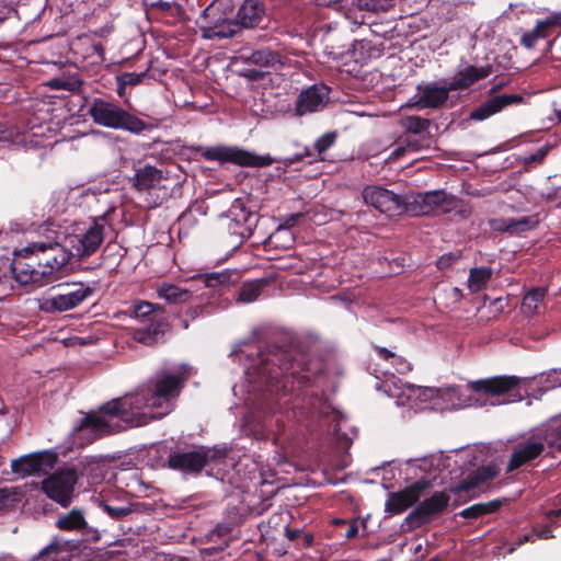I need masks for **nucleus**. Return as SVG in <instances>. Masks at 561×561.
I'll return each mask as SVG.
<instances>
[{
    "label": "nucleus",
    "instance_id": "f257e3e1",
    "mask_svg": "<svg viewBox=\"0 0 561 561\" xmlns=\"http://www.w3.org/2000/svg\"><path fill=\"white\" fill-rule=\"evenodd\" d=\"M257 362L250 369L252 381L264 394L279 403L293 402V410L311 423L329 425L337 420V412L327 398L317 392L302 391L314 385L323 371L322 363L293 347L267 345L257 353Z\"/></svg>",
    "mask_w": 561,
    "mask_h": 561
},
{
    "label": "nucleus",
    "instance_id": "f03ea898",
    "mask_svg": "<svg viewBox=\"0 0 561 561\" xmlns=\"http://www.w3.org/2000/svg\"><path fill=\"white\" fill-rule=\"evenodd\" d=\"M186 369L179 371H160L140 385L135 391L142 411L154 415L153 420L169 414L188 380Z\"/></svg>",
    "mask_w": 561,
    "mask_h": 561
},
{
    "label": "nucleus",
    "instance_id": "7ed1b4c3",
    "mask_svg": "<svg viewBox=\"0 0 561 561\" xmlns=\"http://www.w3.org/2000/svg\"><path fill=\"white\" fill-rule=\"evenodd\" d=\"M88 114L94 124L131 134H141L151 128V125L129 113L113 101L94 98L88 107Z\"/></svg>",
    "mask_w": 561,
    "mask_h": 561
},
{
    "label": "nucleus",
    "instance_id": "20e7f679",
    "mask_svg": "<svg viewBox=\"0 0 561 561\" xmlns=\"http://www.w3.org/2000/svg\"><path fill=\"white\" fill-rule=\"evenodd\" d=\"M95 411L105 416L108 423L122 424L124 430L146 425L154 417L152 413L142 411L136 392L112 399L99 405Z\"/></svg>",
    "mask_w": 561,
    "mask_h": 561
},
{
    "label": "nucleus",
    "instance_id": "39448f33",
    "mask_svg": "<svg viewBox=\"0 0 561 561\" xmlns=\"http://www.w3.org/2000/svg\"><path fill=\"white\" fill-rule=\"evenodd\" d=\"M231 2H209L196 19L197 26L205 38H229L238 33L232 19Z\"/></svg>",
    "mask_w": 561,
    "mask_h": 561
},
{
    "label": "nucleus",
    "instance_id": "423d86ee",
    "mask_svg": "<svg viewBox=\"0 0 561 561\" xmlns=\"http://www.w3.org/2000/svg\"><path fill=\"white\" fill-rule=\"evenodd\" d=\"M23 253H32L36 256L38 253H42L44 255L34 261V263L37 264L41 271H45L46 284L56 280L59 276L55 274L61 271L73 257L67 243H60L59 237H56V240L51 242H33L22 249Z\"/></svg>",
    "mask_w": 561,
    "mask_h": 561
},
{
    "label": "nucleus",
    "instance_id": "0eeeda50",
    "mask_svg": "<svg viewBox=\"0 0 561 561\" xmlns=\"http://www.w3.org/2000/svg\"><path fill=\"white\" fill-rule=\"evenodd\" d=\"M227 454L224 450L205 446L185 451H174L168 457V467L187 474H198L210 463H220Z\"/></svg>",
    "mask_w": 561,
    "mask_h": 561
},
{
    "label": "nucleus",
    "instance_id": "6e6552de",
    "mask_svg": "<svg viewBox=\"0 0 561 561\" xmlns=\"http://www.w3.org/2000/svg\"><path fill=\"white\" fill-rule=\"evenodd\" d=\"M196 151L207 161H219L220 163H233L239 167L263 168L274 163L270 154H255L245 149L231 146L198 147Z\"/></svg>",
    "mask_w": 561,
    "mask_h": 561
},
{
    "label": "nucleus",
    "instance_id": "1a4fd4ad",
    "mask_svg": "<svg viewBox=\"0 0 561 561\" xmlns=\"http://www.w3.org/2000/svg\"><path fill=\"white\" fill-rule=\"evenodd\" d=\"M60 293L45 299L42 309L46 312H65L81 306L90 299L94 293V287L84 283L60 284Z\"/></svg>",
    "mask_w": 561,
    "mask_h": 561
},
{
    "label": "nucleus",
    "instance_id": "9d476101",
    "mask_svg": "<svg viewBox=\"0 0 561 561\" xmlns=\"http://www.w3.org/2000/svg\"><path fill=\"white\" fill-rule=\"evenodd\" d=\"M105 416H101L95 410L84 413L73 426L76 438L84 439L85 444H92L95 440L119 433L124 426L119 423H108Z\"/></svg>",
    "mask_w": 561,
    "mask_h": 561
},
{
    "label": "nucleus",
    "instance_id": "9b49d317",
    "mask_svg": "<svg viewBox=\"0 0 561 561\" xmlns=\"http://www.w3.org/2000/svg\"><path fill=\"white\" fill-rule=\"evenodd\" d=\"M77 480L75 469L59 470L42 481V491L62 507H68L73 499Z\"/></svg>",
    "mask_w": 561,
    "mask_h": 561
},
{
    "label": "nucleus",
    "instance_id": "f8f14e48",
    "mask_svg": "<svg viewBox=\"0 0 561 561\" xmlns=\"http://www.w3.org/2000/svg\"><path fill=\"white\" fill-rule=\"evenodd\" d=\"M71 254L78 260H84L94 254L104 240V225L94 219L92 225L79 234L64 237Z\"/></svg>",
    "mask_w": 561,
    "mask_h": 561
},
{
    "label": "nucleus",
    "instance_id": "ddd939ff",
    "mask_svg": "<svg viewBox=\"0 0 561 561\" xmlns=\"http://www.w3.org/2000/svg\"><path fill=\"white\" fill-rule=\"evenodd\" d=\"M523 379L517 376L499 375L472 381L470 388L477 393L491 397L510 394L513 397L512 401H520L523 399V394L519 391Z\"/></svg>",
    "mask_w": 561,
    "mask_h": 561
},
{
    "label": "nucleus",
    "instance_id": "4468645a",
    "mask_svg": "<svg viewBox=\"0 0 561 561\" xmlns=\"http://www.w3.org/2000/svg\"><path fill=\"white\" fill-rule=\"evenodd\" d=\"M450 497L446 491H436L430 497L419 503L404 518L411 529L421 527L433 517L440 515L447 508Z\"/></svg>",
    "mask_w": 561,
    "mask_h": 561
},
{
    "label": "nucleus",
    "instance_id": "2eb2a0df",
    "mask_svg": "<svg viewBox=\"0 0 561 561\" xmlns=\"http://www.w3.org/2000/svg\"><path fill=\"white\" fill-rule=\"evenodd\" d=\"M363 198L367 205L390 217L399 216L409 209L408 203L400 195L381 186H366L363 190Z\"/></svg>",
    "mask_w": 561,
    "mask_h": 561
},
{
    "label": "nucleus",
    "instance_id": "dca6fc26",
    "mask_svg": "<svg viewBox=\"0 0 561 561\" xmlns=\"http://www.w3.org/2000/svg\"><path fill=\"white\" fill-rule=\"evenodd\" d=\"M432 486L430 480L421 479L404 489L390 492L385 503V512L390 515H399L416 504L422 492Z\"/></svg>",
    "mask_w": 561,
    "mask_h": 561
},
{
    "label": "nucleus",
    "instance_id": "f3484780",
    "mask_svg": "<svg viewBox=\"0 0 561 561\" xmlns=\"http://www.w3.org/2000/svg\"><path fill=\"white\" fill-rule=\"evenodd\" d=\"M57 462V455L53 451H41L21 456L12 460L11 470L20 478L46 473Z\"/></svg>",
    "mask_w": 561,
    "mask_h": 561
},
{
    "label": "nucleus",
    "instance_id": "a211bd4d",
    "mask_svg": "<svg viewBox=\"0 0 561 561\" xmlns=\"http://www.w3.org/2000/svg\"><path fill=\"white\" fill-rule=\"evenodd\" d=\"M351 7L340 5L341 2H325L327 7L345 8V16L356 25H373L377 23L376 15L379 11L387 12L393 7V2H345Z\"/></svg>",
    "mask_w": 561,
    "mask_h": 561
},
{
    "label": "nucleus",
    "instance_id": "6ab92c4d",
    "mask_svg": "<svg viewBox=\"0 0 561 561\" xmlns=\"http://www.w3.org/2000/svg\"><path fill=\"white\" fill-rule=\"evenodd\" d=\"M546 446V442L540 437V432L533 435L529 439L518 443L514 447V450L508 460L507 471H515L537 459L542 455Z\"/></svg>",
    "mask_w": 561,
    "mask_h": 561
},
{
    "label": "nucleus",
    "instance_id": "aec40b11",
    "mask_svg": "<svg viewBox=\"0 0 561 561\" xmlns=\"http://www.w3.org/2000/svg\"><path fill=\"white\" fill-rule=\"evenodd\" d=\"M33 255L32 253L22 254V249L15 253V257L11 263V271L14 278L21 285H46L45 271L35 267L34 263L25 262V260H34Z\"/></svg>",
    "mask_w": 561,
    "mask_h": 561
},
{
    "label": "nucleus",
    "instance_id": "412c9836",
    "mask_svg": "<svg viewBox=\"0 0 561 561\" xmlns=\"http://www.w3.org/2000/svg\"><path fill=\"white\" fill-rule=\"evenodd\" d=\"M455 201V196L447 194L443 190L420 193L414 197L413 203L408 204V211L415 216L428 215L444 205L450 206Z\"/></svg>",
    "mask_w": 561,
    "mask_h": 561
},
{
    "label": "nucleus",
    "instance_id": "4be33fe9",
    "mask_svg": "<svg viewBox=\"0 0 561 561\" xmlns=\"http://www.w3.org/2000/svg\"><path fill=\"white\" fill-rule=\"evenodd\" d=\"M524 101L522 94H497L483 101L480 105L474 107L470 113V119L482 122L489 117L500 113L505 107L513 104H520Z\"/></svg>",
    "mask_w": 561,
    "mask_h": 561
},
{
    "label": "nucleus",
    "instance_id": "5701e85b",
    "mask_svg": "<svg viewBox=\"0 0 561 561\" xmlns=\"http://www.w3.org/2000/svg\"><path fill=\"white\" fill-rule=\"evenodd\" d=\"M557 30H561V12H550L545 19L538 20L534 28L525 32L519 43L525 48H534L539 39L547 38Z\"/></svg>",
    "mask_w": 561,
    "mask_h": 561
},
{
    "label": "nucleus",
    "instance_id": "b1692460",
    "mask_svg": "<svg viewBox=\"0 0 561 561\" xmlns=\"http://www.w3.org/2000/svg\"><path fill=\"white\" fill-rule=\"evenodd\" d=\"M145 11L165 24L174 25L179 22H186L192 20V16L186 12L182 4L179 2H142Z\"/></svg>",
    "mask_w": 561,
    "mask_h": 561
},
{
    "label": "nucleus",
    "instance_id": "393cba45",
    "mask_svg": "<svg viewBox=\"0 0 561 561\" xmlns=\"http://www.w3.org/2000/svg\"><path fill=\"white\" fill-rule=\"evenodd\" d=\"M328 100V88L325 85H311L302 90L297 100L295 113L297 116H304L322 110Z\"/></svg>",
    "mask_w": 561,
    "mask_h": 561
},
{
    "label": "nucleus",
    "instance_id": "a878e982",
    "mask_svg": "<svg viewBox=\"0 0 561 561\" xmlns=\"http://www.w3.org/2000/svg\"><path fill=\"white\" fill-rule=\"evenodd\" d=\"M497 474L499 470L495 466L481 467L469 473L459 483L450 485L448 491L461 499L463 493H468L471 490H474L482 483L494 479Z\"/></svg>",
    "mask_w": 561,
    "mask_h": 561
},
{
    "label": "nucleus",
    "instance_id": "bb28decb",
    "mask_svg": "<svg viewBox=\"0 0 561 561\" xmlns=\"http://www.w3.org/2000/svg\"><path fill=\"white\" fill-rule=\"evenodd\" d=\"M416 89L420 96L414 105L419 110L439 108L446 103L449 92L453 91L448 83L445 87H438L436 83L419 84Z\"/></svg>",
    "mask_w": 561,
    "mask_h": 561
},
{
    "label": "nucleus",
    "instance_id": "cd10ccee",
    "mask_svg": "<svg viewBox=\"0 0 561 561\" xmlns=\"http://www.w3.org/2000/svg\"><path fill=\"white\" fill-rule=\"evenodd\" d=\"M539 224L537 215L523 216L520 218H493L489 225L492 230L497 232H507L510 234H519L535 228Z\"/></svg>",
    "mask_w": 561,
    "mask_h": 561
},
{
    "label": "nucleus",
    "instance_id": "c85d7f7f",
    "mask_svg": "<svg viewBox=\"0 0 561 561\" xmlns=\"http://www.w3.org/2000/svg\"><path fill=\"white\" fill-rule=\"evenodd\" d=\"M265 19L264 2H242L233 22L241 28L259 26Z\"/></svg>",
    "mask_w": 561,
    "mask_h": 561
},
{
    "label": "nucleus",
    "instance_id": "c756f323",
    "mask_svg": "<svg viewBox=\"0 0 561 561\" xmlns=\"http://www.w3.org/2000/svg\"><path fill=\"white\" fill-rule=\"evenodd\" d=\"M169 330V322L165 318H152L145 328L137 329L134 333L135 341L145 345H154L163 339Z\"/></svg>",
    "mask_w": 561,
    "mask_h": 561
},
{
    "label": "nucleus",
    "instance_id": "7c9ffc66",
    "mask_svg": "<svg viewBox=\"0 0 561 561\" xmlns=\"http://www.w3.org/2000/svg\"><path fill=\"white\" fill-rule=\"evenodd\" d=\"M491 72V66H468L462 71L457 72L451 81L448 82L449 89L453 91L468 89L477 81L489 77Z\"/></svg>",
    "mask_w": 561,
    "mask_h": 561
},
{
    "label": "nucleus",
    "instance_id": "2f4dec72",
    "mask_svg": "<svg viewBox=\"0 0 561 561\" xmlns=\"http://www.w3.org/2000/svg\"><path fill=\"white\" fill-rule=\"evenodd\" d=\"M163 180L162 171L152 165H146L136 171L134 186L138 191H149L160 186Z\"/></svg>",
    "mask_w": 561,
    "mask_h": 561
},
{
    "label": "nucleus",
    "instance_id": "473e14b6",
    "mask_svg": "<svg viewBox=\"0 0 561 561\" xmlns=\"http://www.w3.org/2000/svg\"><path fill=\"white\" fill-rule=\"evenodd\" d=\"M55 525L58 529L64 531H80L89 528L82 510L77 507L60 514Z\"/></svg>",
    "mask_w": 561,
    "mask_h": 561
},
{
    "label": "nucleus",
    "instance_id": "72a5a7b5",
    "mask_svg": "<svg viewBox=\"0 0 561 561\" xmlns=\"http://www.w3.org/2000/svg\"><path fill=\"white\" fill-rule=\"evenodd\" d=\"M241 59L245 64L268 68L274 67L277 64H280L282 56L278 51L272 50L270 48H262L251 50L248 54L243 53L241 55Z\"/></svg>",
    "mask_w": 561,
    "mask_h": 561
},
{
    "label": "nucleus",
    "instance_id": "f704fd0d",
    "mask_svg": "<svg viewBox=\"0 0 561 561\" xmlns=\"http://www.w3.org/2000/svg\"><path fill=\"white\" fill-rule=\"evenodd\" d=\"M539 432L549 448L561 453V415L551 417Z\"/></svg>",
    "mask_w": 561,
    "mask_h": 561
},
{
    "label": "nucleus",
    "instance_id": "c9c22d12",
    "mask_svg": "<svg viewBox=\"0 0 561 561\" xmlns=\"http://www.w3.org/2000/svg\"><path fill=\"white\" fill-rule=\"evenodd\" d=\"M48 2H15V13L25 24L38 21L45 12Z\"/></svg>",
    "mask_w": 561,
    "mask_h": 561
},
{
    "label": "nucleus",
    "instance_id": "e433bc0d",
    "mask_svg": "<svg viewBox=\"0 0 561 561\" xmlns=\"http://www.w3.org/2000/svg\"><path fill=\"white\" fill-rule=\"evenodd\" d=\"M493 276V268L491 266L471 267L469 270V277L467 287L471 293H478L484 289Z\"/></svg>",
    "mask_w": 561,
    "mask_h": 561
},
{
    "label": "nucleus",
    "instance_id": "4c0bfd02",
    "mask_svg": "<svg viewBox=\"0 0 561 561\" xmlns=\"http://www.w3.org/2000/svg\"><path fill=\"white\" fill-rule=\"evenodd\" d=\"M157 294L159 298L174 305L184 304L192 298V293L187 289L167 283L158 287Z\"/></svg>",
    "mask_w": 561,
    "mask_h": 561
},
{
    "label": "nucleus",
    "instance_id": "58836bf2",
    "mask_svg": "<svg viewBox=\"0 0 561 561\" xmlns=\"http://www.w3.org/2000/svg\"><path fill=\"white\" fill-rule=\"evenodd\" d=\"M230 217L239 225H243L249 233L256 227L259 215L244 207L240 202H236L229 210Z\"/></svg>",
    "mask_w": 561,
    "mask_h": 561
},
{
    "label": "nucleus",
    "instance_id": "ea45409f",
    "mask_svg": "<svg viewBox=\"0 0 561 561\" xmlns=\"http://www.w3.org/2000/svg\"><path fill=\"white\" fill-rule=\"evenodd\" d=\"M503 505V500L495 499L486 503L473 504L458 513L465 519H477L481 516L497 512Z\"/></svg>",
    "mask_w": 561,
    "mask_h": 561
},
{
    "label": "nucleus",
    "instance_id": "a19ab883",
    "mask_svg": "<svg viewBox=\"0 0 561 561\" xmlns=\"http://www.w3.org/2000/svg\"><path fill=\"white\" fill-rule=\"evenodd\" d=\"M266 285L264 278L243 283L239 289L238 300L245 304L256 300Z\"/></svg>",
    "mask_w": 561,
    "mask_h": 561
},
{
    "label": "nucleus",
    "instance_id": "79ce46f5",
    "mask_svg": "<svg viewBox=\"0 0 561 561\" xmlns=\"http://www.w3.org/2000/svg\"><path fill=\"white\" fill-rule=\"evenodd\" d=\"M239 279L237 271L225 270L221 272H211L204 275V283L207 287L228 286Z\"/></svg>",
    "mask_w": 561,
    "mask_h": 561
},
{
    "label": "nucleus",
    "instance_id": "37998d69",
    "mask_svg": "<svg viewBox=\"0 0 561 561\" xmlns=\"http://www.w3.org/2000/svg\"><path fill=\"white\" fill-rule=\"evenodd\" d=\"M137 504L129 503L126 506H117L108 501L99 500V506L114 520H122L135 512V506Z\"/></svg>",
    "mask_w": 561,
    "mask_h": 561
},
{
    "label": "nucleus",
    "instance_id": "c03bdc74",
    "mask_svg": "<svg viewBox=\"0 0 561 561\" xmlns=\"http://www.w3.org/2000/svg\"><path fill=\"white\" fill-rule=\"evenodd\" d=\"M547 289L545 287H536L526 293L523 298L522 307L527 312H536L539 305L543 301Z\"/></svg>",
    "mask_w": 561,
    "mask_h": 561
},
{
    "label": "nucleus",
    "instance_id": "a18cd8bd",
    "mask_svg": "<svg viewBox=\"0 0 561 561\" xmlns=\"http://www.w3.org/2000/svg\"><path fill=\"white\" fill-rule=\"evenodd\" d=\"M285 536L288 540L294 541L299 548H309L313 543L314 537L311 533L302 531L299 528L285 529Z\"/></svg>",
    "mask_w": 561,
    "mask_h": 561
},
{
    "label": "nucleus",
    "instance_id": "49530a36",
    "mask_svg": "<svg viewBox=\"0 0 561 561\" xmlns=\"http://www.w3.org/2000/svg\"><path fill=\"white\" fill-rule=\"evenodd\" d=\"M49 85L54 89H64L70 92H80L83 85V81L78 77L69 78H57L49 82Z\"/></svg>",
    "mask_w": 561,
    "mask_h": 561
},
{
    "label": "nucleus",
    "instance_id": "de8ad7c7",
    "mask_svg": "<svg viewBox=\"0 0 561 561\" xmlns=\"http://www.w3.org/2000/svg\"><path fill=\"white\" fill-rule=\"evenodd\" d=\"M431 121L421 116L412 115L404 119V128L412 134H421L428 129Z\"/></svg>",
    "mask_w": 561,
    "mask_h": 561
},
{
    "label": "nucleus",
    "instance_id": "09e8293b",
    "mask_svg": "<svg viewBox=\"0 0 561 561\" xmlns=\"http://www.w3.org/2000/svg\"><path fill=\"white\" fill-rule=\"evenodd\" d=\"M162 310H163V308L160 305L152 304L149 301H140L139 304H137L135 306L134 312L137 318H146L157 311H162Z\"/></svg>",
    "mask_w": 561,
    "mask_h": 561
},
{
    "label": "nucleus",
    "instance_id": "8fccbe9b",
    "mask_svg": "<svg viewBox=\"0 0 561 561\" xmlns=\"http://www.w3.org/2000/svg\"><path fill=\"white\" fill-rule=\"evenodd\" d=\"M461 257L460 251H454L443 254L436 262L438 270L444 271L454 265Z\"/></svg>",
    "mask_w": 561,
    "mask_h": 561
},
{
    "label": "nucleus",
    "instance_id": "3c124183",
    "mask_svg": "<svg viewBox=\"0 0 561 561\" xmlns=\"http://www.w3.org/2000/svg\"><path fill=\"white\" fill-rule=\"evenodd\" d=\"M147 75V71L141 73L123 72L116 76V80H123L127 87H136L142 82L144 78H146Z\"/></svg>",
    "mask_w": 561,
    "mask_h": 561
},
{
    "label": "nucleus",
    "instance_id": "603ef678",
    "mask_svg": "<svg viewBox=\"0 0 561 561\" xmlns=\"http://www.w3.org/2000/svg\"><path fill=\"white\" fill-rule=\"evenodd\" d=\"M335 139V133H327L316 140L314 149L318 151V153H322L334 144Z\"/></svg>",
    "mask_w": 561,
    "mask_h": 561
},
{
    "label": "nucleus",
    "instance_id": "864d4df0",
    "mask_svg": "<svg viewBox=\"0 0 561 561\" xmlns=\"http://www.w3.org/2000/svg\"><path fill=\"white\" fill-rule=\"evenodd\" d=\"M58 546L55 543H50L47 547L43 548L36 557H34L33 561H56V556L58 553Z\"/></svg>",
    "mask_w": 561,
    "mask_h": 561
},
{
    "label": "nucleus",
    "instance_id": "5fc2aeb1",
    "mask_svg": "<svg viewBox=\"0 0 561 561\" xmlns=\"http://www.w3.org/2000/svg\"><path fill=\"white\" fill-rule=\"evenodd\" d=\"M508 301L507 298L499 297L491 301L490 304V312L493 317H497L501 314L504 309L507 307Z\"/></svg>",
    "mask_w": 561,
    "mask_h": 561
},
{
    "label": "nucleus",
    "instance_id": "6e6d98bb",
    "mask_svg": "<svg viewBox=\"0 0 561 561\" xmlns=\"http://www.w3.org/2000/svg\"><path fill=\"white\" fill-rule=\"evenodd\" d=\"M336 524H342L344 526H346V529H345V537L347 539H352V538H355L358 534V523L356 519L347 523L345 520H342V519H337L336 520Z\"/></svg>",
    "mask_w": 561,
    "mask_h": 561
},
{
    "label": "nucleus",
    "instance_id": "4d7b16f0",
    "mask_svg": "<svg viewBox=\"0 0 561 561\" xmlns=\"http://www.w3.org/2000/svg\"><path fill=\"white\" fill-rule=\"evenodd\" d=\"M373 348L375 350V352L377 353L378 357L386 360V362H392V360H397L398 358V355L386 348V347H381V346H378V345H373Z\"/></svg>",
    "mask_w": 561,
    "mask_h": 561
},
{
    "label": "nucleus",
    "instance_id": "13d9d810",
    "mask_svg": "<svg viewBox=\"0 0 561 561\" xmlns=\"http://www.w3.org/2000/svg\"><path fill=\"white\" fill-rule=\"evenodd\" d=\"M548 151H549L548 146L541 147L535 153H531L529 157H527L526 162L541 163L545 160V158L547 157Z\"/></svg>",
    "mask_w": 561,
    "mask_h": 561
},
{
    "label": "nucleus",
    "instance_id": "bf43d9fd",
    "mask_svg": "<svg viewBox=\"0 0 561 561\" xmlns=\"http://www.w3.org/2000/svg\"><path fill=\"white\" fill-rule=\"evenodd\" d=\"M545 381L548 383V388L561 386V374L553 369L546 375Z\"/></svg>",
    "mask_w": 561,
    "mask_h": 561
},
{
    "label": "nucleus",
    "instance_id": "052dcab7",
    "mask_svg": "<svg viewBox=\"0 0 561 561\" xmlns=\"http://www.w3.org/2000/svg\"><path fill=\"white\" fill-rule=\"evenodd\" d=\"M391 365L399 374H405L411 369L410 364L400 356H398L397 360H392Z\"/></svg>",
    "mask_w": 561,
    "mask_h": 561
},
{
    "label": "nucleus",
    "instance_id": "680f3d73",
    "mask_svg": "<svg viewBox=\"0 0 561 561\" xmlns=\"http://www.w3.org/2000/svg\"><path fill=\"white\" fill-rule=\"evenodd\" d=\"M302 217V214H293L285 218L284 222L279 226V229H290L293 228L297 221Z\"/></svg>",
    "mask_w": 561,
    "mask_h": 561
},
{
    "label": "nucleus",
    "instance_id": "e2e57ef3",
    "mask_svg": "<svg viewBox=\"0 0 561 561\" xmlns=\"http://www.w3.org/2000/svg\"><path fill=\"white\" fill-rule=\"evenodd\" d=\"M447 297L454 302V304H458L462 300L463 298V294H462V290L458 287H451L448 291H447Z\"/></svg>",
    "mask_w": 561,
    "mask_h": 561
},
{
    "label": "nucleus",
    "instance_id": "0e129e2a",
    "mask_svg": "<svg viewBox=\"0 0 561 561\" xmlns=\"http://www.w3.org/2000/svg\"><path fill=\"white\" fill-rule=\"evenodd\" d=\"M229 546V541L228 540H225L222 545L220 546H217V547H209V548H205L203 550V554L205 557H210L213 554H216L218 552H221L224 551L227 547Z\"/></svg>",
    "mask_w": 561,
    "mask_h": 561
},
{
    "label": "nucleus",
    "instance_id": "69168bd1",
    "mask_svg": "<svg viewBox=\"0 0 561 561\" xmlns=\"http://www.w3.org/2000/svg\"><path fill=\"white\" fill-rule=\"evenodd\" d=\"M245 78L252 81L261 80L264 77V72L256 69H248L245 70L244 75Z\"/></svg>",
    "mask_w": 561,
    "mask_h": 561
},
{
    "label": "nucleus",
    "instance_id": "338daca9",
    "mask_svg": "<svg viewBox=\"0 0 561 561\" xmlns=\"http://www.w3.org/2000/svg\"><path fill=\"white\" fill-rule=\"evenodd\" d=\"M229 533V529L227 527H222V526H217L210 534H209V538L211 540H215V537H218V538H221V537H225L227 536Z\"/></svg>",
    "mask_w": 561,
    "mask_h": 561
},
{
    "label": "nucleus",
    "instance_id": "774afa93",
    "mask_svg": "<svg viewBox=\"0 0 561 561\" xmlns=\"http://www.w3.org/2000/svg\"><path fill=\"white\" fill-rule=\"evenodd\" d=\"M204 311V306L198 305L195 307H191L186 310V316L190 317V319L194 320L196 319L202 312Z\"/></svg>",
    "mask_w": 561,
    "mask_h": 561
}]
</instances>
